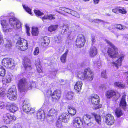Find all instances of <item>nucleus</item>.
<instances>
[{
	"label": "nucleus",
	"instance_id": "f257e3e1",
	"mask_svg": "<svg viewBox=\"0 0 128 128\" xmlns=\"http://www.w3.org/2000/svg\"><path fill=\"white\" fill-rule=\"evenodd\" d=\"M106 42L111 47L108 48V55L112 58H119L115 62H113L111 64L116 67L118 69L119 66H121L122 61L123 60L124 55L122 54L119 55L118 52V49L109 40L105 39Z\"/></svg>",
	"mask_w": 128,
	"mask_h": 128
},
{
	"label": "nucleus",
	"instance_id": "f03ea898",
	"mask_svg": "<svg viewBox=\"0 0 128 128\" xmlns=\"http://www.w3.org/2000/svg\"><path fill=\"white\" fill-rule=\"evenodd\" d=\"M94 74L91 69L89 68H86L83 72H79L78 73V76L81 80L86 78L88 81L92 80L94 78Z\"/></svg>",
	"mask_w": 128,
	"mask_h": 128
},
{
	"label": "nucleus",
	"instance_id": "7ed1b4c3",
	"mask_svg": "<svg viewBox=\"0 0 128 128\" xmlns=\"http://www.w3.org/2000/svg\"><path fill=\"white\" fill-rule=\"evenodd\" d=\"M8 98L11 100L14 101L17 98V94L15 86H13L9 89L6 94Z\"/></svg>",
	"mask_w": 128,
	"mask_h": 128
},
{
	"label": "nucleus",
	"instance_id": "20e7f679",
	"mask_svg": "<svg viewBox=\"0 0 128 128\" xmlns=\"http://www.w3.org/2000/svg\"><path fill=\"white\" fill-rule=\"evenodd\" d=\"M18 84V90L20 92L25 91L27 89L28 83L26 79L24 78L20 80Z\"/></svg>",
	"mask_w": 128,
	"mask_h": 128
},
{
	"label": "nucleus",
	"instance_id": "39448f33",
	"mask_svg": "<svg viewBox=\"0 0 128 128\" xmlns=\"http://www.w3.org/2000/svg\"><path fill=\"white\" fill-rule=\"evenodd\" d=\"M16 44L19 47L18 48L21 50L24 51L28 48L27 42L24 38H21L19 40Z\"/></svg>",
	"mask_w": 128,
	"mask_h": 128
},
{
	"label": "nucleus",
	"instance_id": "423d86ee",
	"mask_svg": "<svg viewBox=\"0 0 128 128\" xmlns=\"http://www.w3.org/2000/svg\"><path fill=\"white\" fill-rule=\"evenodd\" d=\"M9 24L11 27L15 29L19 28L21 27V24L20 21L14 18H10Z\"/></svg>",
	"mask_w": 128,
	"mask_h": 128
},
{
	"label": "nucleus",
	"instance_id": "0eeeda50",
	"mask_svg": "<svg viewBox=\"0 0 128 128\" xmlns=\"http://www.w3.org/2000/svg\"><path fill=\"white\" fill-rule=\"evenodd\" d=\"M85 42L84 36L82 34H79L76 41V45L78 47L80 48L84 46Z\"/></svg>",
	"mask_w": 128,
	"mask_h": 128
},
{
	"label": "nucleus",
	"instance_id": "6e6552de",
	"mask_svg": "<svg viewBox=\"0 0 128 128\" xmlns=\"http://www.w3.org/2000/svg\"><path fill=\"white\" fill-rule=\"evenodd\" d=\"M2 64L8 68H11L14 66V63L12 62V59L8 58L3 59L2 60Z\"/></svg>",
	"mask_w": 128,
	"mask_h": 128
},
{
	"label": "nucleus",
	"instance_id": "1a4fd4ad",
	"mask_svg": "<svg viewBox=\"0 0 128 128\" xmlns=\"http://www.w3.org/2000/svg\"><path fill=\"white\" fill-rule=\"evenodd\" d=\"M3 119L5 123L9 124L12 122V120H15L16 118L14 116L11 115L9 114H7L4 115Z\"/></svg>",
	"mask_w": 128,
	"mask_h": 128
},
{
	"label": "nucleus",
	"instance_id": "9d476101",
	"mask_svg": "<svg viewBox=\"0 0 128 128\" xmlns=\"http://www.w3.org/2000/svg\"><path fill=\"white\" fill-rule=\"evenodd\" d=\"M89 101L92 104L98 105L100 102V98L96 94L92 95L89 98Z\"/></svg>",
	"mask_w": 128,
	"mask_h": 128
},
{
	"label": "nucleus",
	"instance_id": "9b49d317",
	"mask_svg": "<svg viewBox=\"0 0 128 128\" xmlns=\"http://www.w3.org/2000/svg\"><path fill=\"white\" fill-rule=\"evenodd\" d=\"M72 124L74 127L80 128L82 124V119L78 117L74 118L72 121Z\"/></svg>",
	"mask_w": 128,
	"mask_h": 128
},
{
	"label": "nucleus",
	"instance_id": "f8f14e48",
	"mask_svg": "<svg viewBox=\"0 0 128 128\" xmlns=\"http://www.w3.org/2000/svg\"><path fill=\"white\" fill-rule=\"evenodd\" d=\"M92 113L91 115L86 114L83 117V119L85 124L88 126L91 125L90 123H92L94 120V118L92 116Z\"/></svg>",
	"mask_w": 128,
	"mask_h": 128
},
{
	"label": "nucleus",
	"instance_id": "ddd939ff",
	"mask_svg": "<svg viewBox=\"0 0 128 128\" xmlns=\"http://www.w3.org/2000/svg\"><path fill=\"white\" fill-rule=\"evenodd\" d=\"M50 92V95L52 98L53 99V100H58L60 97L61 92L59 90H56L54 91L52 93H51V91H49Z\"/></svg>",
	"mask_w": 128,
	"mask_h": 128
},
{
	"label": "nucleus",
	"instance_id": "4468645a",
	"mask_svg": "<svg viewBox=\"0 0 128 128\" xmlns=\"http://www.w3.org/2000/svg\"><path fill=\"white\" fill-rule=\"evenodd\" d=\"M70 118V116L68 114L63 113L59 117L58 120L60 121L67 123L69 121Z\"/></svg>",
	"mask_w": 128,
	"mask_h": 128
},
{
	"label": "nucleus",
	"instance_id": "2eb2a0df",
	"mask_svg": "<svg viewBox=\"0 0 128 128\" xmlns=\"http://www.w3.org/2000/svg\"><path fill=\"white\" fill-rule=\"evenodd\" d=\"M114 122L113 116L110 114H107L106 116V122L107 124L111 125Z\"/></svg>",
	"mask_w": 128,
	"mask_h": 128
},
{
	"label": "nucleus",
	"instance_id": "dca6fc26",
	"mask_svg": "<svg viewBox=\"0 0 128 128\" xmlns=\"http://www.w3.org/2000/svg\"><path fill=\"white\" fill-rule=\"evenodd\" d=\"M6 106L7 108L12 112H15L18 109V108L16 105L15 104H10L8 102Z\"/></svg>",
	"mask_w": 128,
	"mask_h": 128
},
{
	"label": "nucleus",
	"instance_id": "f3484780",
	"mask_svg": "<svg viewBox=\"0 0 128 128\" xmlns=\"http://www.w3.org/2000/svg\"><path fill=\"white\" fill-rule=\"evenodd\" d=\"M22 102H23L22 104V109L23 111L25 112H29L30 111V104L26 102V101L22 100Z\"/></svg>",
	"mask_w": 128,
	"mask_h": 128
},
{
	"label": "nucleus",
	"instance_id": "a211bd4d",
	"mask_svg": "<svg viewBox=\"0 0 128 128\" xmlns=\"http://www.w3.org/2000/svg\"><path fill=\"white\" fill-rule=\"evenodd\" d=\"M24 66L26 70H28L31 69V65L30 61L29 59L27 58L25 60Z\"/></svg>",
	"mask_w": 128,
	"mask_h": 128
},
{
	"label": "nucleus",
	"instance_id": "6ab92c4d",
	"mask_svg": "<svg viewBox=\"0 0 128 128\" xmlns=\"http://www.w3.org/2000/svg\"><path fill=\"white\" fill-rule=\"evenodd\" d=\"M116 92L112 90H110L106 92L105 95L108 98H110L116 95Z\"/></svg>",
	"mask_w": 128,
	"mask_h": 128
},
{
	"label": "nucleus",
	"instance_id": "aec40b11",
	"mask_svg": "<svg viewBox=\"0 0 128 128\" xmlns=\"http://www.w3.org/2000/svg\"><path fill=\"white\" fill-rule=\"evenodd\" d=\"M82 84L81 81L77 82L74 86V89L77 92H80L82 89Z\"/></svg>",
	"mask_w": 128,
	"mask_h": 128
},
{
	"label": "nucleus",
	"instance_id": "412c9836",
	"mask_svg": "<svg viewBox=\"0 0 128 128\" xmlns=\"http://www.w3.org/2000/svg\"><path fill=\"white\" fill-rule=\"evenodd\" d=\"M35 65L36 67L37 71L38 73H40L42 72V67L39 60H36Z\"/></svg>",
	"mask_w": 128,
	"mask_h": 128
},
{
	"label": "nucleus",
	"instance_id": "4be33fe9",
	"mask_svg": "<svg viewBox=\"0 0 128 128\" xmlns=\"http://www.w3.org/2000/svg\"><path fill=\"white\" fill-rule=\"evenodd\" d=\"M97 52L96 48L94 47H91L89 52V54L90 56L93 57L96 55Z\"/></svg>",
	"mask_w": 128,
	"mask_h": 128
},
{
	"label": "nucleus",
	"instance_id": "5701e85b",
	"mask_svg": "<svg viewBox=\"0 0 128 128\" xmlns=\"http://www.w3.org/2000/svg\"><path fill=\"white\" fill-rule=\"evenodd\" d=\"M68 110L69 114L72 116H74L76 112V110L74 108L70 106L68 107Z\"/></svg>",
	"mask_w": 128,
	"mask_h": 128
},
{
	"label": "nucleus",
	"instance_id": "b1692460",
	"mask_svg": "<svg viewBox=\"0 0 128 128\" xmlns=\"http://www.w3.org/2000/svg\"><path fill=\"white\" fill-rule=\"evenodd\" d=\"M36 116L38 118L40 119H44L45 117V114L44 112L42 110H38L37 114Z\"/></svg>",
	"mask_w": 128,
	"mask_h": 128
},
{
	"label": "nucleus",
	"instance_id": "393cba45",
	"mask_svg": "<svg viewBox=\"0 0 128 128\" xmlns=\"http://www.w3.org/2000/svg\"><path fill=\"white\" fill-rule=\"evenodd\" d=\"M61 28L62 29L61 34L63 35L66 34L69 30L68 26L67 24H63Z\"/></svg>",
	"mask_w": 128,
	"mask_h": 128
},
{
	"label": "nucleus",
	"instance_id": "a878e982",
	"mask_svg": "<svg viewBox=\"0 0 128 128\" xmlns=\"http://www.w3.org/2000/svg\"><path fill=\"white\" fill-rule=\"evenodd\" d=\"M58 114V111L56 110L54 108L51 109L48 112V115L49 116H56Z\"/></svg>",
	"mask_w": 128,
	"mask_h": 128
},
{
	"label": "nucleus",
	"instance_id": "bb28decb",
	"mask_svg": "<svg viewBox=\"0 0 128 128\" xmlns=\"http://www.w3.org/2000/svg\"><path fill=\"white\" fill-rule=\"evenodd\" d=\"M92 116L95 119L96 122L99 124H101V119L100 115H98L94 113H92Z\"/></svg>",
	"mask_w": 128,
	"mask_h": 128
},
{
	"label": "nucleus",
	"instance_id": "cd10ccee",
	"mask_svg": "<svg viewBox=\"0 0 128 128\" xmlns=\"http://www.w3.org/2000/svg\"><path fill=\"white\" fill-rule=\"evenodd\" d=\"M126 101L125 96L123 95L122 98L119 104L120 106L122 108H124L125 106H126Z\"/></svg>",
	"mask_w": 128,
	"mask_h": 128
},
{
	"label": "nucleus",
	"instance_id": "c85d7f7f",
	"mask_svg": "<svg viewBox=\"0 0 128 128\" xmlns=\"http://www.w3.org/2000/svg\"><path fill=\"white\" fill-rule=\"evenodd\" d=\"M68 52V50H67L61 56L60 60L62 62L64 63L66 61V57Z\"/></svg>",
	"mask_w": 128,
	"mask_h": 128
},
{
	"label": "nucleus",
	"instance_id": "c756f323",
	"mask_svg": "<svg viewBox=\"0 0 128 128\" xmlns=\"http://www.w3.org/2000/svg\"><path fill=\"white\" fill-rule=\"evenodd\" d=\"M55 15L50 14L49 15L45 16L42 17V19L44 21V20L46 19H48L50 20H54L55 19Z\"/></svg>",
	"mask_w": 128,
	"mask_h": 128
},
{
	"label": "nucleus",
	"instance_id": "7c9ffc66",
	"mask_svg": "<svg viewBox=\"0 0 128 128\" xmlns=\"http://www.w3.org/2000/svg\"><path fill=\"white\" fill-rule=\"evenodd\" d=\"M115 112V114L118 117H120L123 115L122 111L120 108H117Z\"/></svg>",
	"mask_w": 128,
	"mask_h": 128
},
{
	"label": "nucleus",
	"instance_id": "2f4dec72",
	"mask_svg": "<svg viewBox=\"0 0 128 128\" xmlns=\"http://www.w3.org/2000/svg\"><path fill=\"white\" fill-rule=\"evenodd\" d=\"M58 27V25H55L53 26H51L48 28V31L50 32H52V31L56 30Z\"/></svg>",
	"mask_w": 128,
	"mask_h": 128
},
{
	"label": "nucleus",
	"instance_id": "473e14b6",
	"mask_svg": "<svg viewBox=\"0 0 128 128\" xmlns=\"http://www.w3.org/2000/svg\"><path fill=\"white\" fill-rule=\"evenodd\" d=\"M50 42V40L49 38L47 37H45L43 39V40L42 42V44H44H44L43 45H45V46H48Z\"/></svg>",
	"mask_w": 128,
	"mask_h": 128
},
{
	"label": "nucleus",
	"instance_id": "72a5a7b5",
	"mask_svg": "<svg viewBox=\"0 0 128 128\" xmlns=\"http://www.w3.org/2000/svg\"><path fill=\"white\" fill-rule=\"evenodd\" d=\"M114 85L115 87H118L120 88H123L125 86L124 84L119 82H115Z\"/></svg>",
	"mask_w": 128,
	"mask_h": 128
},
{
	"label": "nucleus",
	"instance_id": "f704fd0d",
	"mask_svg": "<svg viewBox=\"0 0 128 128\" xmlns=\"http://www.w3.org/2000/svg\"><path fill=\"white\" fill-rule=\"evenodd\" d=\"M74 94L72 92H69L67 93L66 96L68 100H71Z\"/></svg>",
	"mask_w": 128,
	"mask_h": 128
},
{
	"label": "nucleus",
	"instance_id": "c9c22d12",
	"mask_svg": "<svg viewBox=\"0 0 128 128\" xmlns=\"http://www.w3.org/2000/svg\"><path fill=\"white\" fill-rule=\"evenodd\" d=\"M35 82L32 81H30L29 84L27 85V89L29 90L31 89L33 87L35 86Z\"/></svg>",
	"mask_w": 128,
	"mask_h": 128
},
{
	"label": "nucleus",
	"instance_id": "e433bc0d",
	"mask_svg": "<svg viewBox=\"0 0 128 128\" xmlns=\"http://www.w3.org/2000/svg\"><path fill=\"white\" fill-rule=\"evenodd\" d=\"M32 34L33 35L36 36L38 35V30L36 28L32 27Z\"/></svg>",
	"mask_w": 128,
	"mask_h": 128
},
{
	"label": "nucleus",
	"instance_id": "4c0bfd02",
	"mask_svg": "<svg viewBox=\"0 0 128 128\" xmlns=\"http://www.w3.org/2000/svg\"><path fill=\"white\" fill-rule=\"evenodd\" d=\"M6 70L4 67L0 65V75L4 76L5 74Z\"/></svg>",
	"mask_w": 128,
	"mask_h": 128
},
{
	"label": "nucleus",
	"instance_id": "58836bf2",
	"mask_svg": "<svg viewBox=\"0 0 128 128\" xmlns=\"http://www.w3.org/2000/svg\"><path fill=\"white\" fill-rule=\"evenodd\" d=\"M2 29L4 32H11L12 30V28H8V25L2 28Z\"/></svg>",
	"mask_w": 128,
	"mask_h": 128
},
{
	"label": "nucleus",
	"instance_id": "ea45409f",
	"mask_svg": "<svg viewBox=\"0 0 128 128\" xmlns=\"http://www.w3.org/2000/svg\"><path fill=\"white\" fill-rule=\"evenodd\" d=\"M22 6L24 8L28 13L31 15H32V13L31 12V9L28 7L26 5L22 4Z\"/></svg>",
	"mask_w": 128,
	"mask_h": 128
},
{
	"label": "nucleus",
	"instance_id": "a19ab883",
	"mask_svg": "<svg viewBox=\"0 0 128 128\" xmlns=\"http://www.w3.org/2000/svg\"><path fill=\"white\" fill-rule=\"evenodd\" d=\"M54 40L55 42L56 43H60L62 40V38L60 36H56L54 37Z\"/></svg>",
	"mask_w": 128,
	"mask_h": 128
},
{
	"label": "nucleus",
	"instance_id": "79ce46f5",
	"mask_svg": "<svg viewBox=\"0 0 128 128\" xmlns=\"http://www.w3.org/2000/svg\"><path fill=\"white\" fill-rule=\"evenodd\" d=\"M118 13H121L122 14H125L126 13V12L124 8L119 7Z\"/></svg>",
	"mask_w": 128,
	"mask_h": 128
},
{
	"label": "nucleus",
	"instance_id": "37998d69",
	"mask_svg": "<svg viewBox=\"0 0 128 128\" xmlns=\"http://www.w3.org/2000/svg\"><path fill=\"white\" fill-rule=\"evenodd\" d=\"M25 27L26 28V33L27 35L28 36H30V28L27 24H26L25 25Z\"/></svg>",
	"mask_w": 128,
	"mask_h": 128
},
{
	"label": "nucleus",
	"instance_id": "c03bdc74",
	"mask_svg": "<svg viewBox=\"0 0 128 128\" xmlns=\"http://www.w3.org/2000/svg\"><path fill=\"white\" fill-rule=\"evenodd\" d=\"M95 66H96L97 67L99 68H100L101 67V64L100 60H99L96 62L94 64Z\"/></svg>",
	"mask_w": 128,
	"mask_h": 128
},
{
	"label": "nucleus",
	"instance_id": "a18cd8bd",
	"mask_svg": "<svg viewBox=\"0 0 128 128\" xmlns=\"http://www.w3.org/2000/svg\"><path fill=\"white\" fill-rule=\"evenodd\" d=\"M35 14L37 16H39L44 14L40 12V11L35 10L34 11Z\"/></svg>",
	"mask_w": 128,
	"mask_h": 128
},
{
	"label": "nucleus",
	"instance_id": "49530a36",
	"mask_svg": "<svg viewBox=\"0 0 128 128\" xmlns=\"http://www.w3.org/2000/svg\"><path fill=\"white\" fill-rule=\"evenodd\" d=\"M4 89L2 88H0V97L4 96Z\"/></svg>",
	"mask_w": 128,
	"mask_h": 128
},
{
	"label": "nucleus",
	"instance_id": "de8ad7c7",
	"mask_svg": "<svg viewBox=\"0 0 128 128\" xmlns=\"http://www.w3.org/2000/svg\"><path fill=\"white\" fill-rule=\"evenodd\" d=\"M39 48L37 47L35 49L34 52V55H37L39 53Z\"/></svg>",
	"mask_w": 128,
	"mask_h": 128
},
{
	"label": "nucleus",
	"instance_id": "09e8293b",
	"mask_svg": "<svg viewBox=\"0 0 128 128\" xmlns=\"http://www.w3.org/2000/svg\"><path fill=\"white\" fill-rule=\"evenodd\" d=\"M1 25L2 26V28L8 25L6 24V20H3L2 21L1 23Z\"/></svg>",
	"mask_w": 128,
	"mask_h": 128
},
{
	"label": "nucleus",
	"instance_id": "8fccbe9b",
	"mask_svg": "<svg viewBox=\"0 0 128 128\" xmlns=\"http://www.w3.org/2000/svg\"><path fill=\"white\" fill-rule=\"evenodd\" d=\"M116 28L119 30H122L123 28V26L120 24H117L116 26Z\"/></svg>",
	"mask_w": 128,
	"mask_h": 128
},
{
	"label": "nucleus",
	"instance_id": "3c124183",
	"mask_svg": "<svg viewBox=\"0 0 128 128\" xmlns=\"http://www.w3.org/2000/svg\"><path fill=\"white\" fill-rule=\"evenodd\" d=\"M118 8L119 7H117L114 8L112 10V12L116 14H118Z\"/></svg>",
	"mask_w": 128,
	"mask_h": 128
},
{
	"label": "nucleus",
	"instance_id": "603ef678",
	"mask_svg": "<svg viewBox=\"0 0 128 128\" xmlns=\"http://www.w3.org/2000/svg\"><path fill=\"white\" fill-rule=\"evenodd\" d=\"M56 126L57 127L60 128L62 126V122L58 121L56 123Z\"/></svg>",
	"mask_w": 128,
	"mask_h": 128
},
{
	"label": "nucleus",
	"instance_id": "864d4df0",
	"mask_svg": "<svg viewBox=\"0 0 128 128\" xmlns=\"http://www.w3.org/2000/svg\"><path fill=\"white\" fill-rule=\"evenodd\" d=\"M101 76L103 78H106V72L105 71H103L102 72Z\"/></svg>",
	"mask_w": 128,
	"mask_h": 128
},
{
	"label": "nucleus",
	"instance_id": "5fc2aeb1",
	"mask_svg": "<svg viewBox=\"0 0 128 128\" xmlns=\"http://www.w3.org/2000/svg\"><path fill=\"white\" fill-rule=\"evenodd\" d=\"M65 12H66L68 14H70L71 12H72V10L70 9L66 8H65Z\"/></svg>",
	"mask_w": 128,
	"mask_h": 128
},
{
	"label": "nucleus",
	"instance_id": "6e6d98bb",
	"mask_svg": "<svg viewBox=\"0 0 128 128\" xmlns=\"http://www.w3.org/2000/svg\"><path fill=\"white\" fill-rule=\"evenodd\" d=\"M12 79L6 76V79H5V81L6 82V83H9L10 82Z\"/></svg>",
	"mask_w": 128,
	"mask_h": 128
},
{
	"label": "nucleus",
	"instance_id": "4d7b16f0",
	"mask_svg": "<svg viewBox=\"0 0 128 128\" xmlns=\"http://www.w3.org/2000/svg\"><path fill=\"white\" fill-rule=\"evenodd\" d=\"M10 78L11 79H12V78H13V76L12 74L10 72H8L6 76Z\"/></svg>",
	"mask_w": 128,
	"mask_h": 128
},
{
	"label": "nucleus",
	"instance_id": "13d9d810",
	"mask_svg": "<svg viewBox=\"0 0 128 128\" xmlns=\"http://www.w3.org/2000/svg\"><path fill=\"white\" fill-rule=\"evenodd\" d=\"M22 127L20 124H17L15 125L13 128H22Z\"/></svg>",
	"mask_w": 128,
	"mask_h": 128
},
{
	"label": "nucleus",
	"instance_id": "bf43d9fd",
	"mask_svg": "<svg viewBox=\"0 0 128 128\" xmlns=\"http://www.w3.org/2000/svg\"><path fill=\"white\" fill-rule=\"evenodd\" d=\"M64 50V49L62 47H60L58 49V52L60 53H61Z\"/></svg>",
	"mask_w": 128,
	"mask_h": 128
},
{
	"label": "nucleus",
	"instance_id": "052dcab7",
	"mask_svg": "<svg viewBox=\"0 0 128 128\" xmlns=\"http://www.w3.org/2000/svg\"><path fill=\"white\" fill-rule=\"evenodd\" d=\"M5 104V103L2 101H0V107L4 106Z\"/></svg>",
	"mask_w": 128,
	"mask_h": 128
},
{
	"label": "nucleus",
	"instance_id": "680f3d73",
	"mask_svg": "<svg viewBox=\"0 0 128 128\" xmlns=\"http://www.w3.org/2000/svg\"><path fill=\"white\" fill-rule=\"evenodd\" d=\"M34 109L33 108H30V111L29 112L30 113H33L34 112Z\"/></svg>",
	"mask_w": 128,
	"mask_h": 128
},
{
	"label": "nucleus",
	"instance_id": "e2e57ef3",
	"mask_svg": "<svg viewBox=\"0 0 128 128\" xmlns=\"http://www.w3.org/2000/svg\"><path fill=\"white\" fill-rule=\"evenodd\" d=\"M75 13H76V14L74 16H75L78 18H80V15L76 12H75Z\"/></svg>",
	"mask_w": 128,
	"mask_h": 128
},
{
	"label": "nucleus",
	"instance_id": "0e129e2a",
	"mask_svg": "<svg viewBox=\"0 0 128 128\" xmlns=\"http://www.w3.org/2000/svg\"><path fill=\"white\" fill-rule=\"evenodd\" d=\"M3 40V37L2 36V35L0 32V41H1L2 42Z\"/></svg>",
	"mask_w": 128,
	"mask_h": 128
},
{
	"label": "nucleus",
	"instance_id": "69168bd1",
	"mask_svg": "<svg viewBox=\"0 0 128 128\" xmlns=\"http://www.w3.org/2000/svg\"><path fill=\"white\" fill-rule=\"evenodd\" d=\"M94 3L95 4H97L98 3L100 0H93Z\"/></svg>",
	"mask_w": 128,
	"mask_h": 128
},
{
	"label": "nucleus",
	"instance_id": "338daca9",
	"mask_svg": "<svg viewBox=\"0 0 128 128\" xmlns=\"http://www.w3.org/2000/svg\"><path fill=\"white\" fill-rule=\"evenodd\" d=\"M60 8L59 9L60 10H61L62 11L65 12V8Z\"/></svg>",
	"mask_w": 128,
	"mask_h": 128
},
{
	"label": "nucleus",
	"instance_id": "774afa93",
	"mask_svg": "<svg viewBox=\"0 0 128 128\" xmlns=\"http://www.w3.org/2000/svg\"><path fill=\"white\" fill-rule=\"evenodd\" d=\"M75 12H76L72 10V12H71V13H70V14H71L73 16H74L76 14V13H75Z\"/></svg>",
	"mask_w": 128,
	"mask_h": 128
}]
</instances>
